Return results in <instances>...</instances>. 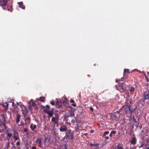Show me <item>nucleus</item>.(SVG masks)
<instances>
[{
    "label": "nucleus",
    "instance_id": "22",
    "mask_svg": "<svg viewBox=\"0 0 149 149\" xmlns=\"http://www.w3.org/2000/svg\"><path fill=\"white\" fill-rule=\"evenodd\" d=\"M115 134L116 131H112L111 132V133L109 134V136L111 137H112V135L113 134Z\"/></svg>",
    "mask_w": 149,
    "mask_h": 149
},
{
    "label": "nucleus",
    "instance_id": "14",
    "mask_svg": "<svg viewBox=\"0 0 149 149\" xmlns=\"http://www.w3.org/2000/svg\"><path fill=\"white\" fill-rule=\"evenodd\" d=\"M30 127L32 130L33 131L34 130V129H36V125H33V123H32L30 125Z\"/></svg>",
    "mask_w": 149,
    "mask_h": 149
},
{
    "label": "nucleus",
    "instance_id": "1",
    "mask_svg": "<svg viewBox=\"0 0 149 149\" xmlns=\"http://www.w3.org/2000/svg\"><path fill=\"white\" fill-rule=\"evenodd\" d=\"M12 0H0V5L3 8L8 11L12 10Z\"/></svg>",
    "mask_w": 149,
    "mask_h": 149
},
{
    "label": "nucleus",
    "instance_id": "18",
    "mask_svg": "<svg viewBox=\"0 0 149 149\" xmlns=\"http://www.w3.org/2000/svg\"><path fill=\"white\" fill-rule=\"evenodd\" d=\"M45 142L44 143H45L46 141H50V139L48 138V135H45Z\"/></svg>",
    "mask_w": 149,
    "mask_h": 149
},
{
    "label": "nucleus",
    "instance_id": "19",
    "mask_svg": "<svg viewBox=\"0 0 149 149\" xmlns=\"http://www.w3.org/2000/svg\"><path fill=\"white\" fill-rule=\"evenodd\" d=\"M143 99L144 100H147L149 99V94H144L143 95Z\"/></svg>",
    "mask_w": 149,
    "mask_h": 149
},
{
    "label": "nucleus",
    "instance_id": "24",
    "mask_svg": "<svg viewBox=\"0 0 149 149\" xmlns=\"http://www.w3.org/2000/svg\"><path fill=\"white\" fill-rule=\"evenodd\" d=\"M109 131H105L104 132V134L103 135V137H104L106 134H109Z\"/></svg>",
    "mask_w": 149,
    "mask_h": 149
},
{
    "label": "nucleus",
    "instance_id": "8",
    "mask_svg": "<svg viewBox=\"0 0 149 149\" xmlns=\"http://www.w3.org/2000/svg\"><path fill=\"white\" fill-rule=\"evenodd\" d=\"M54 108H52L51 110H49L47 114L48 117L49 118L51 117L53 115Z\"/></svg>",
    "mask_w": 149,
    "mask_h": 149
},
{
    "label": "nucleus",
    "instance_id": "26",
    "mask_svg": "<svg viewBox=\"0 0 149 149\" xmlns=\"http://www.w3.org/2000/svg\"><path fill=\"white\" fill-rule=\"evenodd\" d=\"M74 116V112L72 111H71L70 112V116L71 117H73Z\"/></svg>",
    "mask_w": 149,
    "mask_h": 149
},
{
    "label": "nucleus",
    "instance_id": "25",
    "mask_svg": "<svg viewBox=\"0 0 149 149\" xmlns=\"http://www.w3.org/2000/svg\"><path fill=\"white\" fill-rule=\"evenodd\" d=\"M63 105L66 107H68V102L67 101H64L63 102Z\"/></svg>",
    "mask_w": 149,
    "mask_h": 149
},
{
    "label": "nucleus",
    "instance_id": "9",
    "mask_svg": "<svg viewBox=\"0 0 149 149\" xmlns=\"http://www.w3.org/2000/svg\"><path fill=\"white\" fill-rule=\"evenodd\" d=\"M67 128L65 125H63V126L59 128V130L61 132H64L67 130Z\"/></svg>",
    "mask_w": 149,
    "mask_h": 149
},
{
    "label": "nucleus",
    "instance_id": "37",
    "mask_svg": "<svg viewBox=\"0 0 149 149\" xmlns=\"http://www.w3.org/2000/svg\"><path fill=\"white\" fill-rule=\"evenodd\" d=\"M16 145L17 146H19L20 145V141L17 142L16 143Z\"/></svg>",
    "mask_w": 149,
    "mask_h": 149
},
{
    "label": "nucleus",
    "instance_id": "15",
    "mask_svg": "<svg viewBox=\"0 0 149 149\" xmlns=\"http://www.w3.org/2000/svg\"><path fill=\"white\" fill-rule=\"evenodd\" d=\"M129 72V70L128 69H125L124 70L123 77H126V73Z\"/></svg>",
    "mask_w": 149,
    "mask_h": 149
},
{
    "label": "nucleus",
    "instance_id": "29",
    "mask_svg": "<svg viewBox=\"0 0 149 149\" xmlns=\"http://www.w3.org/2000/svg\"><path fill=\"white\" fill-rule=\"evenodd\" d=\"M45 98V97H41L40 98V100L41 102H44L45 101L44 100V99Z\"/></svg>",
    "mask_w": 149,
    "mask_h": 149
},
{
    "label": "nucleus",
    "instance_id": "34",
    "mask_svg": "<svg viewBox=\"0 0 149 149\" xmlns=\"http://www.w3.org/2000/svg\"><path fill=\"white\" fill-rule=\"evenodd\" d=\"M50 104L52 105H55V102L54 101H51L50 102Z\"/></svg>",
    "mask_w": 149,
    "mask_h": 149
},
{
    "label": "nucleus",
    "instance_id": "12",
    "mask_svg": "<svg viewBox=\"0 0 149 149\" xmlns=\"http://www.w3.org/2000/svg\"><path fill=\"white\" fill-rule=\"evenodd\" d=\"M136 140L135 138L134 137L132 138V140L130 141V143L132 145H134L136 143Z\"/></svg>",
    "mask_w": 149,
    "mask_h": 149
},
{
    "label": "nucleus",
    "instance_id": "47",
    "mask_svg": "<svg viewBox=\"0 0 149 149\" xmlns=\"http://www.w3.org/2000/svg\"><path fill=\"white\" fill-rule=\"evenodd\" d=\"M105 139H107V140H108L109 139V138L108 136H106V137H105Z\"/></svg>",
    "mask_w": 149,
    "mask_h": 149
},
{
    "label": "nucleus",
    "instance_id": "42",
    "mask_svg": "<svg viewBox=\"0 0 149 149\" xmlns=\"http://www.w3.org/2000/svg\"><path fill=\"white\" fill-rule=\"evenodd\" d=\"M71 122L72 123H74L75 122V121L74 120L72 119L71 120Z\"/></svg>",
    "mask_w": 149,
    "mask_h": 149
},
{
    "label": "nucleus",
    "instance_id": "28",
    "mask_svg": "<svg viewBox=\"0 0 149 149\" xmlns=\"http://www.w3.org/2000/svg\"><path fill=\"white\" fill-rule=\"evenodd\" d=\"M22 132H26L27 134H28V130L26 128H24V130L22 131Z\"/></svg>",
    "mask_w": 149,
    "mask_h": 149
},
{
    "label": "nucleus",
    "instance_id": "7",
    "mask_svg": "<svg viewBox=\"0 0 149 149\" xmlns=\"http://www.w3.org/2000/svg\"><path fill=\"white\" fill-rule=\"evenodd\" d=\"M56 106L58 108H60L62 107L61 102L59 101L58 99L56 100Z\"/></svg>",
    "mask_w": 149,
    "mask_h": 149
},
{
    "label": "nucleus",
    "instance_id": "48",
    "mask_svg": "<svg viewBox=\"0 0 149 149\" xmlns=\"http://www.w3.org/2000/svg\"><path fill=\"white\" fill-rule=\"evenodd\" d=\"M90 132L92 133H93L94 132V130H91Z\"/></svg>",
    "mask_w": 149,
    "mask_h": 149
},
{
    "label": "nucleus",
    "instance_id": "23",
    "mask_svg": "<svg viewBox=\"0 0 149 149\" xmlns=\"http://www.w3.org/2000/svg\"><path fill=\"white\" fill-rule=\"evenodd\" d=\"M100 144L98 143H95V144H93V143H91L90 145L91 146H93V147H97L99 146Z\"/></svg>",
    "mask_w": 149,
    "mask_h": 149
},
{
    "label": "nucleus",
    "instance_id": "51",
    "mask_svg": "<svg viewBox=\"0 0 149 149\" xmlns=\"http://www.w3.org/2000/svg\"><path fill=\"white\" fill-rule=\"evenodd\" d=\"M120 134V132H118V134Z\"/></svg>",
    "mask_w": 149,
    "mask_h": 149
},
{
    "label": "nucleus",
    "instance_id": "31",
    "mask_svg": "<svg viewBox=\"0 0 149 149\" xmlns=\"http://www.w3.org/2000/svg\"><path fill=\"white\" fill-rule=\"evenodd\" d=\"M143 72L144 73V75H145V78H146V79L147 80V82H148L149 81L148 78V77H147L146 76V74H145V73L144 72Z\"/></svg>",
    "mask_w": 149,
    "mask_h": 149
},
{
    "label": "nucleus",
    "instance_id": "54",
    "mask_svg": "<svg viewBox=\"0 0 149 149\" xmlns=\"http://www.w3.org/2000/svg\"><path fill=\"white\" fill-rule=\"evenodd\" d=\"M88 76H89V75H88Z\"/></svg>",
    "mask_w": 149,
    "mask_h": 149
},
{
    "label": "nucleus",
    "instance_id": "2",
    "mask_svg": "<svg viewBox=\"0 0 149 149\" xmlns=\"http://www.w3.org/2000/svg\"><path fill=\"white\" fill-rule=\"evenodd\" d=\"M134 110L131 109L129 105H127L125 106L122 107L120 109V112L122 111V113H127L130 114L132 115V113L133 112Z\"/></svg>",
    "mask_w": 149,
    "mask_h": 149
},
{
    "label": "nucleus",
    "instance_id": "35",
    "mask_svg": "<svg viewBox=\"0 0 149 149\" xmlns=\"http://www.w3.org/2000/svg\"><path fill=\"white\" fill-rule=\"evenodd\" d=\"M2 119L3 120V121H4V122H5L6 120H5V117L3 115H2Z\"/></svg>",
    "mask_w": 149,
    "mask_h": 149
},
{
    "label": "nucleus",
    "instance_id": "49",
    "mask_svg": "<svg viewBox=\"0 0 149 149\" xmlns=\"http://www.w3.org/2000/svg\"><path fill=\"white\" fill-rule=\"evenodd\" d=\"M32 149H36V147L35 146H33L32 148Z\"/></svg>",
    "mask_w": 149,
    "mask_h": 149
},
{
    "label": "nucleus",
    "instance_id": "40",
    "mask_svg": "<svg viewBox=\"0 0 149 149\" xmlns=\"http://www.w3.org/2000/svg\"><path fill=\"white\" fill-rule=\"evenodd\" d=\"M46 107L49 110L50 109V106L49 105H46Z\"/></svg>",
    "mask_w": 149,
    "mask_h": 149
},
{
    "label": "nucleus",
    "instance_id": "16",
    "mask_svg": "<svg viewBox=\"0 0 149 149\" xmlns=\"http://www.w3.org/2000/svg\"><path fill=\"white\" fill-rule=\"evenodd\" d=\"M4 121H3L2 123H0V126H1L3 128L6 129L7 127Z\"/></svg>",
    "mask_w": 149,
    "mask_h": 149
},
{
    "label": "nucleus",
    "instance_id": "33",
    "mask_svg": "<svg viewBox=\"0 0 149 149\" xmlns=\"http://www.w3.org/2000/svg\"><path fill=\"white\" fill-rule=\"evenodd\" d=\"M20 126H22V127L24 126V123L23 122H21Z\"/></svg>",
    "mask_w": 149,
    "mask_h": 149
},
{
    "label": "nucleus",
    "instance_id": "10",
    "mask_svg": "<svg viewBox=\"0 0 149 149\" xmlns=\"http://www.w3.org/2000/svg\"><path fill=\"white\" fill-rule=\"evenodd\" d=\"M21 118V116L19 113H17L16 115V123H18L20 121V120Z\"/></svg>",
    "mask_w": 149,
    "mask_h": 149
},
{
    "label": "nucleus",
    "instance_id": "13",
    "mask_svg": "<svg viewBox=\"0 0 149 149\" xmlns=\"http://www.w3.org/2000/svg\"><path fill=\"white\" fill-rule=\"evenodd\" d=\"M22 114L24 116V117H25V115L27 114L28 112L27 109L25 108L24 109H22Z\"/></svg>",
    "mask_w": 149,
    "mask_h": 149
},
{
    "label": "nucleus",
    "instance_id": "46",
    "mask_svg": "<svg viewBox=\"0 0 149 149\" xmlns=\"http://www.w3.org/2000/svg\"><path fill=\"white\" fill-rule=\"evenodd\" d=\"M145 149H149V145L145 147Z\"/></svg>",
    "mask_w": 149,
    "mask_h": 149
},
{
    "label": "nucleus",
    "instance_id": "6",
    "mask_svg": "<svg viewBox=\"0 0 149 149\" xmlns=\"http://www.w3.org/2000/svg\"><path fill=\"white\" fill-rule=\"evenodd\" d=\"M13 137L15 141L19 140V141L18 133L16 131L14 132Z\"/></svg>",
    "mask_w": 149,
    "mask_h": 149
},
{
    "label": "nucleus",
    "instance_id": "53",
    "mask_svg": "<svg viewBox=\"0 0 149 149\" xmlns=\"http://www.w3.org/2000/svg\"><path fill=\"white\" fill-rule=\"evenodd\" d=\"M148 74H149V72H148Z\"/></svg>",
    "mask_w": 149,
    "mask_h": 149
},
{
    "label": "nucleus",
    "instance_id": "45",
    "mask_svg": "<svg viewBox=\"0 0 149 149\" xmlns=\"http://www.w3.org/2000/svg\"><path fill=\"white\" fill-rule=\"evenodd\" d=\"M9 142L8 143V144H6V145H7L6 148H8L9 147Z\"/></svg>",
    "mask_w": 149,
    "mask_h": 149
},
{
    "label": "nucleus",
    "instance_id": "3",
    "mask_svg": "<svg viewBox=\"0 0 149 149\" xmlns=\"http://www.w3.org/2000/svg\"><path fill=\"white\" fill-rule=\"evenodd\" d=\"M118 87L116 85L115 86V88L118 91H120L121 92H123L124 91H126V88L125 87V86L123 84H122L120 85H118Z\"/></svg>",
    "mask_w": 149,
    "mask_h": 149
},
{
    "label": "nucleus",
    "instance_id": "44",
    "mask_svg": "<svg viewBox=\"0 0 149 149\" xmlns=\"http://www.w3.org/2000/svg\"><path fill=\"white\" fill-rule=\"evenodd\" d=\"M72 105L74 107H75L76 106V104H75V103H73L72 104Z\"/></svg>",
    "mask_w": 149,
    "mask_h": 149
},
{
    "label": "nucleus",
    "instance_id": "4",
    "mask_svg": "<svg viewBox=\"0 0 149 149\" xmlns=\"http://www.w3.org/2000/svg\"><path fill=\"white\" fill-rule=\"evenodd\" d=\"M42 139L40 138H37L36 143L38 144V146L41 148L42 147Z\"/></svg>",
    "mask_w": 149,
    "mask_h": 149
},
{
    "label": "nucleus",
    "instance_id": "17",
    "mask_svg": "<svg viewBox=\"0 0 149 149\" xmlns=\"http://www.w3.org/2000/svg\"><path fill=\"white\" fill-rule=\"evenodd\" d=\"M7 137L10 139V138L12 136L13 134L11 133H9L7 131L6 132Z\"/></svg>",
    "mask_w": 149,
    "mask_h": 149
},
{
    "label": "nucleus",
    "instance_id": "36",
    "mask_svg": "<svg viewBox=\"0 0 149 149\" xmlns=\"http://www.w3.org/2000/svg\"><path fill=\"white\" fill-rule=\"evenodd\" d=\"M25 120L30 121L31 120V118L29 116L28 118H25Z\"/></svg>",
    "mask_w": 149,
    "mask_h": 149
},
{
    "label": "nucleus",
    "instance_id": "43",
    "mask_svg": "<svg viewBox=\"0 0 149 149\" xmlns=\"http://www.w3.org/2000/svg\"><path fill=\"white\" fill-rule=\"evenodd\" d=\"M74 101L72 99V100H70V102L71 103H74Z\"/></svg>",
    "mask_w": 149,
    "mask_h": 149
},
{
    "label": "nucleus",
    "instance_id": "32",
    "mask_svg": "<svg viewBox=\"0 0 149 149\" xmlns=\"http://www.w3.org/2000/svg\"><path fill=\"white\" fill-rule=\"evenodd\" d=\"M58 116H59L58 114V113H56L55 114V118H56L57 120H58V118H59Z\"/></svg>",
    "mask_w": 149,
    "mask_h": 149
},
{
    "label": "nucleus",
    "instance_id": "30",
    "mask_svg": "<svg viewBox=\"0 0 149 149\" xmlns=\"http://www.w3.org/2000/svg\"><path fill=\"white\" fill-rule=\"evenodd\" d=\"M135 89V88L133 87H132L130 88V91L131 92H132L134 91Z\"/></svg>",
    "mask_w": 149,
    "mask_h": 149
},
{
    "label": "nucleus",
    "instance_id": "21",
    "mask_svg": "<svg viewBox=\"0 0 149 149\" xmlns=\"http://www.w3.org/2000/svg\"><path fill=\"white\" fill-rule=\"evenodd\" d=\"M32 105L34 107L35 109H37L38 108V107L36 106V104L35 102H32Z\"/></svg>",
    "mask_w": 149,
    "mask_h": 149
},
{
    "label": "nucleus",
    "instance_id": "20",
    "mask_svg": "<svg viewBox=\"0 0 149 149\" xmlns=\"http://www.w3.org/2000/svg\"><path fill=\"white\" fill-rule=\"evenodd\" d=\"M116 148L117 149H124L122 146L120 144L117 146Z\"/></svg>",
    "mask_w": 149,
    "mask_h": 149
},
{
    "label": "nucleus",
    "instance_id": "5",
    "mask_svg": "<svg viewBox=\"0 0 149 149\" xmlns=\"http://www.w3.org/2000/svg\"><path fill=\"white\" fill-rule=\"evenodd\" d=\"M66 139H72L73 138V134L70 131L68 133H66Z\"/></svg>",
    "mask_w": 149,
    "mask_h": 149
},
{
    "label": "nucleus",
    "instance_id": "41",
    "mask_svg": "<svg viewBox=\"0 0 149 149\" xmlns=\"http://www.w3.org/2000/svg\"><path fill=\"white\" fill-rule=\"evenodd\" d=\"M90 109L91 111H92L93 110V108L91 107H90Z\"/></svg>",
    "mask_w": 149,
    "mask_h": 149
},
{
    "label": "nucleus",
    "instance_id": "27",
    "mask_svg": "<svg viewBox=\"0 0 149 149\" xmlns=\"http://www.w3.org/2000/svg\"><path fill=\"white\" fill-rule=\"evenodd\" d=\"M56 120H57V119L55 118V117H53L51 121L52 122L55 123L57 121H56Z\"/></svg>",
    "mask_w": 149,
    "mask_h": 149
},
{
    "label": "nucleus",
    "instance_id": "39",
    "mask_svg": "<svg viewBox=\"0 0 149 149\" xmlns=\"http://www.w3.org/2000/svg\"><path fill=\"white\" fill-rule=\"evenodd\" d=\"M54 125H56V126L58 127V124L57 121L55 122Z\"/></svg>",
    "mask_w": 149,
    "mask_h": 149
},
{
    "label": "nucleus",
    "instance_id": "52",
    "mask_svg": "<svg viewBox=\"0 0 149 149\" xmlns=\"http://www.w3.org/2000/svg\"><path fill=\"white\" fill-rule=\"evenodd\" d=\"M12 104H13L14 103V102H12Z\"/></svg>",
    "mask_w": 149,
    "mask_h": 149
},
{
    "label": "nucleus",
    "instance_id": "38",
    "mask_svg": "<svg viewBox=\"0 0 149 149\" xmlns=\"http://www.w3.org/2000/svg\"><path fill=\"white\" fill-rule=\"evenodd\" d=\"M49 110L47 109H44V112L45 113H48Z\"/></svg>",
    "mask_w": 149,
    "mask_h": 149
},
{
    "label": "nucleus",
    "instance_id": "50",
    "mask_svg": "<svg viewBox=\"0 0 149 149\" xmlns=\"http://www.w3.org/2000/svg\"><path fill=\"white\" fill-rule=\"evenodd\" d=\"M65 149H67V148L66 146H65Z\"/></svg>",
    "mask_w": 149,
    "mask_h": 149
},
{
    "label": "nucleus",
    "instance_id": "11",
    "mask_svg": "<svg viewBox=\"0 0 149 149\" xmlns=\"http://www.w3.org/2000/svg\"><path fill=\"white\" fill-rule=\"evenodd\" d=\"M18 4L19 7L23 9H24L25 8V7L24 5H23V2L22 1L17 3Z\"/></svg>",
    "mask_w": 149,
    "mask_h": 149
}]
</instances>
